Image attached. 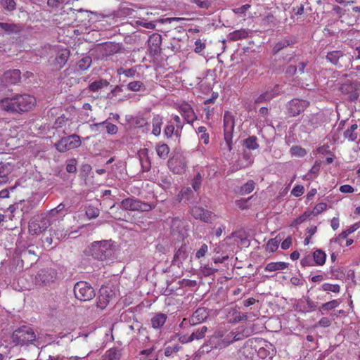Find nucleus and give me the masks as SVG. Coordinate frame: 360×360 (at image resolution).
I'll return each mask as SVG.
<instances>
[{"mask_svg": "<svg viewBox=\"0 0 360 360\" xmlns=\"http://www.w3.org/2000/svg\"><path fill=\"white\" fill-rule=\"evenodd\" d=\"M36 99L28 94H17L12 98L1 101V108L7 112L22 113L30 110L35 105Z\"/></svg>", "mask_w": 360, "mask_h": 360, "instance_id": "f257e3e1", "label": "nucleus"}, {"mask_svg": "<svg viewBox=\"0 0 360 360\" xmlns=\"http://www.w3.org/2000/svg\"><path fill=\"white\" fill-rule=\"evenodd\" d=\"M111 240L95 241L86 250V252L94 259L103 260L111 255Z\"/></svg>", "mask_w": 360, "mask_h": 360, "instance_id": "f03ea898", "label": "nucleus"}, {"mask_svg": "<svg viewBox=\"0 0 360 360\" xmlns=\"http://www.w3.org/2000/svg\"><path fill=\"white\" fill-rule=\"evenodd\" d=\"M229 345L227 335L222 331H217L211 335L207 341L202 346V352L209 353L212 349H221Z\"/></svg>", "mask_w": 360, "mask_h": 360, "instance_id": "7ed1b4c3", "label": "nucleus"}, {"mask_svg": "<svg viewBox=\"0 0 360 360\" xmlns=\"http://www.w3.org/2000/svg\"><path fill=\"white\" fill-rule=\"evenodd\" d=\"M35 338L34 330L26 326L18 328L12 334V341L15 345L23 346L32 344Z\"/></svg>", "mask_w": 360, "mask_h": 360, "instance_id": "20e7f679", "label": "nucleus"}, {"mask_svg": "<svg viewBox=\"0 0 360 360\" xmlns=\"http://www.w3.org/2000/svg\"><path fill=\"white\" fill-rule=\"evenodd\" d=\"M121 207L129 211L149 212L156 207V203L144 202L135 198H127L122 200Z\"/></svg>", "mask_w": 360, "mask_h": 360, "instance_id": "39448f33", "label": "nucleus"}, {"mask_svg": "<svg viewBox=\"0 0 360 360\" xmlns=\"http://www.w3.org/2000/svg\"><path fill=\"white\" fill-rule=\"evenodd\" d=\"M58 277V273L53 268H44L38 271L34 278V283L39 286H51Z\"/></svg>", "mask_w": 360, "mask_h": 360, "instance_id": "423d86ee", "label": "nucleus"}, {"mask_svg": "<svg viewBox=\"0 0 360 360\" xmlns=\"http://www.w3.org/2000/svg\"><path fill=\"white\" fill-rule=\"evenodd\" d=\"M51 225V221L49 214H41L36 217L32 219L29 222V231L33 234H39Z\"/></svg>", "mask_w": 360, "mask_h": 360, "instance_id": "0eeeda50", "label": "nucleus"}, {"mask_svg": "<svg viewBox=\"0 0 360 360\" xmlns=\"http://www.w3.org/2000/svg\"><path fill=\"white\" fill-rule=\"evenodd\" d=\"M81 143L79 136L74 134L62 137L59 141L55 143L54 146L58 152L64 153L79 147Z\"/></svg>", "mask_w": 360, "mask_h": 360, "instance_id": "6e6552de", "label": "nucleus"}, {"mask_svg": "<svg viewBox=\"0 0 360 360\" xmlns=\"http://www.w3.org/2000/svg\"><path fill=\"white\" fill-rule=\"evenodd\" d=\"M74 294L77 300L84 302L92 300L96 295L92 286L85 281L76 283L74 286Z\"/></svg>", "mask_w": 360, "mask_h": 360, "instance_id": "1a4fd4ad", "label": "nucleus"}, {"mask_svg": "<svg viewBox=\"0 0 360 360\" xmlns=\"http://www.w3.org/2000/svg\"><path fill=\"white\" fill-rule=\"evenodd\" d=\"M309 105V102L307 100L293 98L287 104L286 108L290 117L299 115Z\"/></svg>", "mask_w": 360, "mask_h": 360, "instance_id": "9d476101", "label": "nucleus"}, {"mask_svg": "<svg viewBox=\"0 0 360 360\" xmlns=\"http://www.w3.org/2000/svg\"><path fill=\"white\" fill-rule=\"evenodd\" d=\"M162 41V36L158 33H153L149 37L148 51L151 57L156 58L160 56L162 53L161 44Z\"/></svg>", "mask_w": 360, "mask_h": 360, "instance_id": "9b49d317", "label": "nucleus"}, {"mask_svg": "<svg viewBox=\"0 0 360 360\" xmlns=\"http://www.w3.org/2000/svg\"><path fill=\"white\" fill-rule=\"evenodd\" d=\"M171 233L174 236H176L177 240H184L186 236V230L184 225V222L179 217H174L172 219L170 224Z\"/></svg>", "mask_w": 360, "mask_h": 360, "instance_id": "f8f14e48", "label": "nucleus"}, {"mask_svg": "<svg viewBox=\"0 0 360 360\" xmlns=\"http://www.w3.org/2000/svg\"><path fill=\"white\" fill-rule=\"evenodd\" d=\"M224 140L228 146L229 151L232 150V131L234 128V122L231 117H227L226 115L224 118Z\"/></svg>", "mask_w": 360, "mask_h": 360, "instance_id": "ddd939ff", "label": "nucleus"}, {"mask_svg": "<svg viewBox=\"0 0 360 360\" xmlns=\"http://www.w3.org/2000/svg\"><path fill=\"white\" fill-rule=\"evenodd\" d=\"M191 214L195 219L206 223H210L212 218L215 217L212 212L197 206L192 208Z\"/></svg>", "mask_w": 360, "mask_h": 360, "instance_id": "4468645a", "label": "nucleus"}, {"mask_svg": "<svg viewBox=\"0 0 360 360\" xmlns=\"http://www.w3.org/2000/svg\"><path fill=\"white\" fill-rule=\"evenodd\" d=\"M20 71L14 69L5 72L1 77V81L5 84H15L20 81Z\"/></svg>", "mask_w": 360, "mask_h": 360, "instance_id": "2eb2a0df", "label": "nucleus"}, {"mask_svg": "<svg viewBox=\"0 0 360 360\" xmlns=\"http://www.w3.org/2000/svg\"><path fill=\"white\" fill-rule=\"evenodd\" d=\"M210 311L207 308L200 307L193 313L190 319L191 325H196L205 321L209 316Z\"/></svg>", "mask_w": 360, "mask_h": 360, "instance_id": "dca6fc26", "label": "nucleus"}, {"mask_svg": "<svg viewBox=\"0 0 360 360\" xmlns=\"http://www.w3.org/2000/svg\"><path fill=\"white\" fill-rule=\"evenodd\" d=\"M168 166L174 174H181L186 168V164L183 160L175 157H172L168 160Z\"/></svg>", "mask_w": 360, "mask_h": 360, "instance_id": "f3484780", "label": "nucleus"}, {"mask_svg": "<svg viewBox=\"0 0 360 360\" xmlns=\"http://www.w3.org/2000/svg\"><path fill=\"white\" fill-rule=\"evenodd\" d=\"M70 57V51L68 49H63L60 51L54 60V65L56 68L60 69L64 67Z\"/></svg>", "mask_w": 360, "mask_h": 360, "instance_id": "a211bd4d", "label": "nucleus"}, {"mask_svg": "<svg viewBox=\"0 0 360 360\" xmlns=\"http://www.w3.org/2000/svg\"><path fill=\"white\" fill-rule=\"evenodd\" d=\"M188 252L186 245H181V246L176 250L174 254L172 264L174 265L179 266L187 258Z\"/></svg>", "mask_w": 360, "mask_h": 360, "instance_id": "6ab92c4d", "label": "nucleus"}, {"mask_svg": "<svg viewBox=\"0 0 360 360\" xmlns=\"http://www.w3.org/2000/svg\"><path fill=\"white\" fill-rule=\"evenodd\" d=\"M0 30L7 34H12L20 33L22 31V27L15 23L0 22Z\"/></svg>", "mask_w": 360, "mask_h": 360, "instance_id": "aec40b11", "label": "nucleus"}, {"mask_svg": "<svg viewBox=\"0 0 360 360\" xmlns=\"http://www.w3.org/2000/svg\"><path fill=\"white\" fill-rule=\"evenodd\" d=\"M122 354V349L112 347L105 352L102 360H120Z\"/></svg>", "mask_w": 360, "mask_h": 360, "instance_id": "412c9836", "label": "nucleus"}, {"mask_svg": "<svg viewBox=\"0 0 360 360\" xmlns=\"http://www.w3.org/2000/svg\"><path fill=\"white\" fill-rule=\"evenodd\" d=\"M167 316L162 313L155 314L151 319V325L153 328H162L166 322Z\"/></svg>", "mask_w": 360, "mask_h": 360, "instance_id": "4be33fe9", "label": "nucleus"}, {"mask_svg": "<svg viewBox=\"0 0 360 360\" xmlns=\"http://www.w3.org/2000/svg\"><path fill=\"white\" fill-rule=\"evenodd\" d=\"M110 84L109 82L105 79H99L98 80H96L91 82L89 86L88 89L91 92H97L100 89L107 87Z\"/></svg>", "mask_w": 360, "mask_h": 360, "instance_id": "5701e85b", "label": "nucleus"}, {"mask_svg": "<svg viewBox=\"0 0 360 360\" xmlns=\"http://www.w3.org/2000/svg\"><path fill=\"white\" fill-rule=\"evenodd\" d=\"M109 303V294L107 293V290L101 289L100 290V295L98 297L97 307L101 309H105Z\"/></svg>", "mask_w": 360, "mask_h": 360, "instance_id": "b1692460", "label": "nucleus"}, {"mask_svg": "<svg viewBox=\"0 0 360 360\" xmlns=\"http://www.w3.org/2000/svg\"><path fill=\"white\" fill-rule=\"evenodd\" d=\"M288 267V263L283 262H270L267 264L264 268L267 271H275L278 270H283Z\"/></svg>", "mask_w": 360, "mask_h": 360, "instance_id": "393cba45", "label": "nucleus"}, {"mask_svg": "<svg viewBox=\"0 0 360 360\" xmlns=\"http://www.w3.org/2000/svg\"><path fill=\"white\" fill-rule=\"evenodd\" d=\"M248 36V31L245 29H241L229 33L228 35V38L230 41H238L246 39Z\"/></svg>", "mask_w": 360, "mask_h": 360, "instance_id": "a878e982", "label": "nucleus"}, {"mask_svg": "<svg viewBox=\"0 0 360 360\" xmlns=\"http://www.w3.org/2000/svg\"><path fill=\"white\" fill-rule=\"evenodd\" d=\"M326 259V254L321 249L316 250L313 253V260L318 266H323Z\"/></svg>", "mask_w": 360, "mask_h": 360, "instance_id": "bb28decb", "label": "nucleus"}, {"mask_svg": "<svg viewBox=\"0 0 360 360\" xmlns=\"http://www.w3.org/2000/svg\"><path fill=\"white\" fill-rule=\"evenodd\" d=\"M153 131L152 133L155 136H158L161 132V126L162 124V117L160 115H156L152 120Z\"/></svg>", "mask_w": 360, "mask_h": 360, "instance_id": "cd10ccee", "label": "nucleus"}, {"mask_svg": "<svg viewBox=\"0 0 360 360\" xmlns=\"http://www.w3.org/2000/svg\"><path fill=\"white\" fill-rule=\"evenodd\" d=\"M181 111L182 115L188 123H192L195 120H196L194 111L190 105H186L182 108Z\"/></svg>", "mask_w": 360, "mask_h": 360, "instance_id": "c85d7f7f", "label": "nucleus"}, {"mask_svg": "<svg viewBox=\"0 0 360 360\" xmlns=\"http://www.w3.org/2000/svg\"><path fill=\"white\" fill-rule=\"evenodd\" d=\"M104 51L106 56L112 55L117 53L120 49L119 44L114 42H107L104 44Z\"/></svg>", "mask_w": 360, "mask_h": 360, "instance_id": "c756f323", "label": "nucleus"}, {"mask_svg": "<svg viewBox=\"0 0 360 360\" xmlns=\"http://www.w3.org/2000/svg\"><path fill=\"white\" fill-rule=\"evenodd\" d=\"M283 92L282 87L279 84H276L271 89L266 91L264 94L270 101L271 99L281 95Z\"/></svg>", "mask_w": 360, "mask_h": 360, "instance_id": "7c9ffc66", "label": "nucleus"}, {"mask_svg": "<svg viewBox=\"0 0 360 360\" xmlns=\"http://www.w3.org/2000/svg\"><path fill=\"white\" fill-rule=\"evenodd\" d=\"M243 146L249 150H255L259 148L257 138L255 136H251L243 141Z\"/></svg>", "mask_w": 360, "mask_h": 360, "instance_id": "2f4dec72", "label": "nucleus"}, {"mask_svg": "<svg viewBox=\"0 0 360 360\" xmlns=\"http://www.w3.org/2000/svg\"><path fill=\"white\" fill-rule=\"evenodd\" d=\"M155 150L159 158L165 160L168 156V154L169 153V148L165 143L158 144L155 147Z\"/></svg>", "mask_w": 360, "mask_h": 360, "instance_id": "473e14b6", "label": "nucleus"}, {"mask_svg": "<svg viewBox=\"0 0 360 360\" xmlns=\"http://www.w3.org/2000/svg\"><path fill=\"white\" fill-rule=\"evenodd\" d=\"M92 63L91 57L86 56L80 59L77 65L79 70L84 71L90 68Z\"/></svg>", "mask_w": 360, "mask_h": 360, "instance_id": "72a5a7b5", "label": "nucleus"}, {"mask_svg": "<svg viewBox=\"0 0 360 360\" xmlns=\"http://www.w3.org/2000/svg\"><path fill=\"white\" fill-rule=\"evenodd\" d=\"M343 56V53L340 51H333L328 52L326 56V59L333 65L338 63L339 59Z\"/></svg>", "mask_w": 360, "mask_h": 360, "instance_id": "f704fd0d", "label": "nucleus"}, {"mask_svg": "<svg viewBox=\"0 0 360 360\" xmlns=\"http://www.w3.org/2000/svg\"><path fill=\"white\" fill-rule=\"evenodd\" d=\"M291 44H292V41H290V40L286 39H282V40L279 41L273 47V50H272L273 53L274 55L277 54L282 49H283L284 48L290 46Z\"/></svg>", "mask_w": 360, "mask_h": 360, "instance_id": "c9c22d12", "label": "nucleus"}, {"mask_svg": "<svg viewBox=\"0 0 360 360\" xmlns=\"http://www.w3.org/2000/svg\"><path fill=\"white\" fill-rule=\"evenodd\" d=\"M281 241V238L279 236H276L274 238L270 239L266 244V250L274 252L276 251Z\"/></svg>", "mask_w": 360, "mask_h": 360, "instance_id": "e433bc0d", "label": "nucleus"}, {"mask_svg": "<svg viewBox=\"0 0 360 360\" xmlns=\"http://www.w3.org/2000/svg\"><path fill=\"white\" fill-rule=\"evenodd\" d=\"M207 331V328L206 326H202L200 328L193 331L191 335V339L192 341L194 340H201L205 336Z\"/></svg>", "mask_w": 360, "mask_h": 360, "instance_id": "4c0bfd02", "label": "nucleus"}, {"mask_svg": "<svg viewBox=\"0 0 360 360\" xmlns=\"http://www.w3.org/2000/svg\"><path fill=\"white\" fill-rule=\"evenodd\" d=\"M358 125L356 124H352L349 129L344 132V136L351 141H354L357 139V134L354 132L357 129Z\"/></svg>", "mask_w": 360, "mask_h": 360, "instance_id": "58836bf2", "label": "nucleus"}, {"mask_svg": "<svg viewBox=\"0 0 360 360\" xmlns=\"http://www.w3.org/2000/svg\"><path fill=\"white\" fill-rule=\"evenodd\" d=\"M127 89L131 91H139L141 89H145L144 84L141 81H133L127 84Z\"/></svg>", "mask_w": 360, "mask_h": 360, "instance_id": "ea45409f", "label": "nucleus"}, {"mask_svg": "<svg viewBox=\"0 0 360 360\" xmlns=\"http://www.w3.org/2000/svg\"><path fill=\"white\" fill-rule=\"evenodd\" d=\"M1 5L8 12H12L16 9V3L14 0H1Z\"/></svg>", "mask_w": 360, "mask_h": 360, "instance_id": "a19ab883", "label": "nucleus"}, {"mask_svg": "<svg viewBox=\"0 0 360 360\" xmlns=\"http://www.w3.org/2000/svg\"><path fill=\"white\" fill-rule=\"evenodd\" d=\"M304 300L307 302V307H304L302 309H300V311L303 312H309L314 311L317 307L316 303L313 302L309 296L304 297Z\"/></svg>", "mask_w": 360, "mask_h": 360, "instance_id": "79ce46f5", "label": "nucleus"}, {"mask_svg": "<svg viewBox=\"0 0 360 360\" xmlns=\"http://www.w3.org/2000/svg\"><path fill=\"white\" fill-rule=\"evenodd\" d=\"M340 302L339 300H333L332 301L323 304L320 308V310L329 311L333 309L336 308L340 304Z\"/></svg>", "mask_w": 360, "mask_h": 360, "instance_id": "37998d69", "label": "nucleus"}, {"mask_svg": "<svg viewBox=\"0 0 360 360\" xmlns=\"http://www.w3.org/2000/svg\"><path fill=\"white\" fill-rule=\"evenodd\" d=\"M255 188V182L252 180H249L247 183L243 185L240 188V193L242 194H248L251 193Z\"/></svg>", "mask_w": 360, "mask_h": 360, "instance_id": "c03bdc74", "label": "nucleus"}, {"mask_svg": "<svg viewBox=\"0 0 360 360\" xmlns=\"http://www.w3.org/2000/svg\"><path fill=\"white\" fill-rule=\"evenodd\" d=\"M312 215V213L310 212V211H306L304 212L302 215H300L299 217L295 219L294 224L295 226L300 225L304 221H305L307 219H309L311 216Z\"/></svg>", "mask_w": 360, "mask_h": 360, "instance_id": "a18cd8bd", "label": "nucleus"}, {"mask_svg": "<svg viewBox=\"0 0 360 360\" xmlns=\"http://www.w3.org/2000/svg\"><path fill=\"white\" fill-rule=\"evenodd\" d=\"M105 124L106 131L110 134H115L117 132V127L110 122H103L96 125Z\"/></svg>", "mask_w": 360, "mask_h": 360, "instance_id": "49530a36", "label": "nucleus"}, {"mask_svg": "<svg viewBox=\"0 0 360 360\" xmlns=\"http://www.w3.org/2000/svg\"><path fill=\"white\" fill-rule=\"evenodd\" d=\"M322 290L324 291H331L335 293H338L340 290L339 285H333L330 283H323L322 285Z\"/></svg>", "mask_w": 360, "mask_h": 360, "instance_id": "de8ad7c7", "label": "nucleus"}, {"mask_svg": "<svg viewBox=\"0 0 360 360\" xmlns=\"http://www.w3.org/2000/svg\"><path fill=\"white\" fill-rule=\"evenodd\" d=\"M202 183V176L200 173H198L192 180V187L195 190V191H198Z\"/></svg>", "mask_w": 360, "mask_h": 360, "instance_id": "09e8293b", "label": "nucleus"}, {"mask_svg": "<svg viewBox=\"0 0 360 360\" xmlns=\"http://www.w3.org/2000/svg\"><path fill=\"white\" fill-rule=\"evenodd\" d=\"M291 153L293 155L298 157H304L307 154V151L305 149L301 148L300 146H292L290 148Z\"/></svg>", "mask_w": 360, "mask_h": 360, "instance_id": "8fccbe9b", "label": "nucleus"}, {"mask_svg": "<svg viewBox=\"0 0 360 360\" xmlns=\"http://www.w3.org/2000/svg\"><path fill=\"white\" fill-rule=\"evenodd\" d=\"M77 160L75 159H70L67 161L66 171L69 173H75L77 172Z\"/></svg>", "mask_w": 360, "mask_h": 360, "instance_id": "3c124183", "label": "nucleus"}, {"mask_svg": "<svg viewBox=\"0 0 360 360\" xmlns=\"http://www.w3.org/2000/svg\"><path fill=\"white\" fill-rule=\"evenodd\" d=\"M136 72V71L134 68L124 70L121 68L117 70V74L119 75H124L127 77H133L135 75Z\"/></svg>", "mask_w": 360, "mask_h": 360, "instance_id": "603ef678", "label": "nucleus"}, {"mask_svg": "<svg viewBox=\"0 0 360 360\" xmlns=\"http://www.w3.org/2000/svg\"><path fill=\"white\" fill-rule=\"evenodd\" d=\"M227 338L229 341V345L233 342L238 341L240 340H243L244 338V335L240 333H235L234 332H230L229 334H227Z\"/></svg>", "mask_w": 360, "mask_h": 360, "instance_id": "864d4df0", "label": "nucleus"}, {"mask_svg": "<svg viewBox=\"0 0 360 360\" xmlns=\"http://www.w3.org/2000/svg\"><path fill=\"white\" fill-rule=\"evenodd\" d=\"M327 207V205L325 202H320L317 204L312 211H310L312 213L313 216H316L323 211H324Z\"/></svg>", "mask_w": 360, "mask_h": 360, "instance_id": "5fc2aeb1", "label": "nucleus"}, {"mask_svg": "<svg viewBox=\"0 0 360 360\" xmlns=\"http://www.w3.org/2000/svg\"><path fill=\"white\" fill-rule=\"evenodd\" d=\"M181 347L179 345H174L172 346H168L165 349V355L166 356H171L173 353H176L179 351Z\"/></svg>", "mask_w": 360, "mask_h": 360, "instance_id": "6e6d98bb", "label": "nucleus"}, {"mask_svg": "<svg viewBox=\"0 0 360 360\" xmlns=\"http://www.w3.org/2000/svg\"><path fill=\"white\" fill-rule=\"evenodd\" d=\"M86 214L89 219L96 218L99 215V210L93 207H89L86 211Z\"/></svg>", "mask_w": 360, "mask_h": 360, "instance_id": "4d7b16f0", "label": "nucleus"}, {"mask_svg": "<svg viewBox=\"0 0 360 360\" xmlns=\"http://www.w3.org/2000/svg\"><path fill=\"white\" fill-rule=\"evenodd\" d=\"M65 207V205L63 203L59 204L56 207L51 210L49 212L46 213L49 214V217H51L55 216L56 214L62 212Z\"/></svg>", "mask_w": 360, "mask_h": 360, "instance_id": "13d9d810", "label": "nucleus"}, {"mask_svg": "<svg viewBox=\"0 0 360 360\" xmlns=\"http://www.w3.org/2000/svg\"><path fill=\"white\" fill-rule=\"evenodd\" d=\"M9 174L8 165L0 162V178H6Z\"/></svg>", "mask_w": 360, "mask_h": 360, "instance_id": "bf43d9fd", "label": "nucleus"}, {"mask_svg": "<svg viewBox=\"0 0 360 360\" xmlns=\"http://www.w3.org/2000/svg\"><path fill=\"white\" fill-rule=\"evenodd\" d=\"M358 225L356 224L352 225L348 229L343 231L340 235L339 238H346L350 233H353L358 228Z\"/></svg>", "mask_w": 360, "mask_h": 360, "instance_id": "052dcab7", "label": "nucleus"}, {"mask_svg": "<svg viewBox=\"0 0 360 360\" xmlns=\"http://www.w3.org/2000/svg\"><path fill=\"white\" fill-rule=\"evenodd\" d=\"M313 262V258L310 255H308L301 259L300 263L302 266H314Z\"/></svg>", "mask_w": 360, "mask_h": 360, "instance_id": "680f3d73", "label": "nucleus"}, {"mask_svg": "<svg viewBox=\"0 0 360 360\" xmlns=\"http://www.w3.org/2000/svg\"><path fill=\"white\" fill-rule=\"evenodd\" d=\"M274 354V350L272 349V352L271 353L269 351H268L266 349L262 347L258 350V355L265 359L269 356V359H271Z\"/></svg>", "mask_w": 360, "mask_h": 360, "instance_id": "e2e57ef3", "label": "nucleus"}, {"mask_svg": "<svg viewBox=\"0 0 360 360\" xmlns=\"http://www.w3.org/2000/svg\"><path fill=\"white\" fill-rule=\"evenodd\" d=\"M354 84L349 83L343 84L341 85L340 90L344 94H349L350 91H352V88L354 87Z\"/></svg>", "mask_w": 360, "mask_h": 360, "instance_id": "0e129e2a", "label": "nucleus"}, {"mask_svg": "<svg viewBox=\"0 0 360 360\" xmlns=\"http://www.w3.org/2000/svg\"><path fill=\"white\" fill-rule=\"evenodd\" d=\"M192 2L201 8H208L210 6V3L208 0H192Z\"/></svg>", "mask_w": 360, "mask_h": 360, "instance_id": "69168bd1", "label": "nucleus"}, {"mask_svg": "<svg viewBox=\"0 0 360 360\" xmlns=\"http://www.w3.org/2000/svg\"><path fill=\"white\" fill-rule=\"evenodd\" d=\"M304 189L302 186L297 185L292 188L291 194L296 197H299L304 193Z\"/></svg>", "mask_w": 360, "mask_h": 360, "instance_id": "338daca9", "label": "nucleus"}, {"mask_svg": "<svg viewBox=\"0 0 360 360\" xmlns=\"http://www.w3.org/2000/svg\"><path fill=\"white\" fill-rule=\"evenodd\" d=\"M208 247L206 244H202L200 248L197 251L195 254V257L198 259H200L202 257H204L207 252Z\"/></svg>", "mask_w": 360, "mask_h": 360, "instance_id": "774afa93", "label": "nucleus"}]
</instances>
